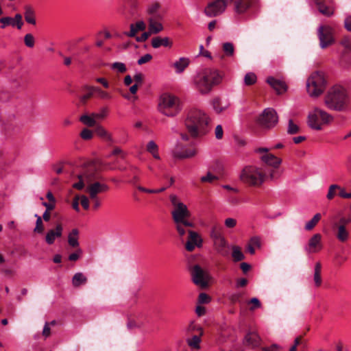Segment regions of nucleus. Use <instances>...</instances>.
I'll return each instance as SVG.
<instances>
[{
    "label": "nucleus",
    "mask_w": 351,
    "mask_h": 351,
    "mask_svg": "<svg viewBox=\"0 0 351 351\" xmlns=\"http://www.w3.org/2000/svg\"><path fill=\"white\" fill-rule=\"evenodd\" d=\"M169 199L173 206L171 213L175 228L178 236L182 239L188 234L190 230L189 228L194 227V223L189 221L191 213L187 206L177 195L171 194Z\"/></svg>",
    "instance_id": "f257e3e1"
},
{
    "label": "nucleus",
    "mask_w": 351,
    "mask_h": 351,
    "mask_svg": "<svg viewBox=\"0 0 351 351\" xmlns=\"http://www.w3.org/2000/svg\"><path fill=\"white\" fill-rule=\"evenodd\" d=\"M210 119L206 113L199 109H191L184 120V125L193 138L202 137L210 130Z\"/></svg>",
    "instance_id": "f03ea898"
},
{
    "label": "nucleus",
    "mask_w": 351,
    "mask_h": 351,
    "mask_svg": "<svg viewBox=\"0 0 351 351\" xmlns=\"http://www.w3.org/2000/svg\"><path fill=\"white\" fill-rule=\"evenodd\" d=\"M221 75L217 70L205 68L199 71L193 79L194 88L202 95L208 94L213 87L221 83Z\"/></svg>",
    "instance_id": "7ed1b4c3"
},
{
    "label": "nucleus",
    "mask_w": 351,
    "mask_h": 351,
    "mask_svg": "<svg viewBox=\"0 0 351 351\" xmlns=\"http://www.w3.org/2000/svg\"><path fill=\"white\" fill-rule=\"evenodd\" d=\"M324 103L330 110H343L349 103L348 90L340 85L333 86L328 90L324 98Z\"/></svg>",
    "instance_id": "20e7f679"
},
{
    "label": "nucleus",
    "mask_w": 351,
    "mask_h": 351,
    "mask_svg": "<svg viewBox=\"0 0 351 351\" xmlns=\"http://www.w3.org/2000/svg\"><path fill=\"white\" fill-rule=\"evenodd\" d=\"M158 110L165 116L173 117L182 110L180 99L173 95L164 93L158 99Z\"/></svg>",
    "instance_id": "39448f33"
},
{
    "label": "nucleus",
    "mask_w": 351,
    "mask_h": 351,
    "mask_svg": "<svg viewBox=\"0 0 351 351\" xmlns=\"http://www.w3.org/2000/svg\"><path fill=\"white\" fill-rule=\"evenodd\" d=\"M77 178L79 182L73 184V187L77 189L82 190L84 189L85 184H88L86 188V192L88 193L90 199H95L97 197V195L101 193H104L108 191L109 188L107 184L101 183L99 182H91V175L88 173H84L78 175Z\"/></svg>",
    "instance_id": "423d86ee"
},
{
    "label": "nucleus",
    "mask_w": 351,
    "mask_h": 351,
    "mask_svg": "<svg viewBox=\"0 0 351 351\" xmlns=\"http://www.w3.org/2000/svg\"><path fill=\"white\" fill-rule=\"evenodd\" d=\"M326 79L322 71H315L306 80V90L311 97H317L321 95L326 87Z\"/></svg>",
    "instance_id": "0eeeda50"
},
{
    "label": "nucleus",
    "mask_w": 351,
    "mask_h": 351,
    "mask_svg": "<svg viewBox=\"0 0 351 351\" xmlns=\"http://www.w3.org/2000/svg\"><path fill=\"white\" fill-rule=\"evenodd\" d=\"M210 237L213 243L216 252L222 256H228L230 254V246L223 234L222 228L219 224H214L210 232Z\"/></svg>",
    "instance_id": "6e6552de"
},
{
    "label": "nucleus",
    "mask_w": 351,
    "mask_h": 351,
    "mask_svg": "<svg viewBox=\"0 0 351 351\" xmlns=\"http://www.w3.org/2000/svg\"><path fill=\"white\" fill-rule=\"evenodd\" d=\"M241 180L251 186H259L265 181V174L255 166H247L243 168L240 175Z\"/></svg>",
    "instance_id": "1a4fd4ad"
},
{
    "label": "nucleus",
    "mask_w": 351,
    "mask_h": 351,
    "mask_svg": "<svg viewBox=\"0 0 351 351\" xmlns=\"http://www.w3.org/2000/svg\"><path fill=\"white\" fill-rule=\"evenodd\" d=\"M333 117L319 108L311 110L308 115V125L315 130H321L323 125H328L332 123Z\"/></svg>",
    "instance_id": "9d476101"
},
{
    "label": "nucleus",
    "mask_w": 351,
    "mask_h": 351,
    "mask_svg": "<svg viewBox=\"0 0 351 351\" xmlns=\"http://www.w3.org/2000/svg\"><path fill=\"white\" fill-rule=\"evenodd\" d=\"M258 124L263 128L271 129L278 123L276 111L271 108L265 109L257 119Z\"/></svg>",
    "instance_id": "9b49d317"
},
{
    "label": "nucleus",
    "mask_w": 351,
    "mask_h": 351,
    "mask_svg": "<svg viewBox=\"0 0 351 351\" xmlns=\"http://www.w3.org/2000/svg\"><path fill=\"white\" fill-rule=\"evenodd\" d=\"M191 275L192 280L195 285L201 288H205L208 286L210 276L199 265H195L191 267Z\"/></svg>",
    "instance_id": "f8f14e48"
},
{
    "label": "nucleus",
    "mask_w": 351,
    "mask_h": 351,
    "mask_svg": "<svg viewBox=\"0 0 351 351\" xmlns=\"http://www.w3.org/2000/svg\"><path fill=\"white\" fill-rule=\"evenodd\" d=\"M348 222L345 217H341L338 223L334 222L332 225L337 239L341 243H345L350 239V232L346 228Z\"/></svg>",
    "instance_id": "ddd939ff"
},
{
    "label": "nucleus",
    "mask_w": 351,
    "mask_h": 351,
    "mask_svg": "<svg viewBox=\"0 0 351 351\" xmlns=\"http://www.w3.org/2000/svg\"><path fill=\"white\" fill-rule=\"evenodd\" d=\"M228 0H215L209 3L204 9L208 17H215L223 13L228 5Z\"/></svg>",
    "instance_id": "4468645a"
},
{
    "label": "nucleus",
    "mask_w": 351,
    "mask_h": 351,
    "mask_svg": "<svg viewBox=\"0 0 351 351\" xmlns=\"http://www.w3.org/2000/svg\"><path fill=\"white\" fill-rule=\"evenodd\" d=\"M317 34L320 42V47L326 48L334 42L332 29L329 26L321 25L318 28Z\"/></svg>",
    "instance_id": "2eb2a0df"
},
{
    "label": "nucleus",
    "mask_w": 351,
    "mask_h": 351,
    "mask_svg": "<svg viewBox=\"0 0 351 351\" xmlns=\"http://www.w3.org/2000/svg\"><path fill=\"white\" fill-rule=\"evenodd\" d=\"M322 236L319 233L313 234L308 241L304 250L308 254H315L323 248L322 243Z\"/></svg>",
    "instance_id": "dca6fc26"
},
{
    "label": "nucleus",
    "mask_w": 351,
    "mask_h": 351,
    "mask_svg": "<svg viewBox=\"0 0 351 351\" xmlns=\"http://www.w3.org/2000/svg\"><path fill=\"white\" fill-rule=\"evenodd\" d=\"M269 149L260 147L256 149L257 152H265V155L261 156V160L269 166L274 168H278L282 163V160L272 154L268 153Z\"/></svg>",
    "instance_id": "f3484780"
},
{
    "label": "nucleus",
    "mask_w": 351,
    "mask_h": 351,
    "mask_svg": "<svg viewBox=\"0 0 351 351\" xmlns=\"http://www.w3.org/2000/svg\"><path fill=\"white\" fill-rule=\"evenodd\" d=\"M188 235V241L185 244V248L188 252H193L196 247L202 246V239L197 232L189 230Z\"/></svg>",
    "instance_id": "a211bd4d"
},
{
    "label": "nucleus",
    "mask_w": 351,
    "mask_h": 351,
    "mask_svg": "<svg viewBox=\"0 0 351 351\" xmlns=\"http://www.w3.org/2000/svg\"><path fill=\"white\" fill-rule=\"evenodd\" d=\"M163 15L147 17L148 30L152 34H157L164 29L162 25Z\"/></svg>",
    "instance_id": "6ab92c4d"
},
{
    "label": "nucleus",
    "mask_w": 351,
    "mask_h": 351,
    "mask_svg": "<svg viewBox=\"0 0 351 351\" xmlns=\"http://www.w3.org/2000/svg\"><path fill=\"white\" fill-rule=\"evenodd\" d=\"M316 5L319 12L324 16H331L334 14L335 7L333 1H330L328 4L326 3L325 0H313Z\"/></svg>",
    "instance_id": "aec40b11"
},
{
    "label": "nucleus",
    "mask_w": 351,
    "mask_h": 351,
    "mask_svg": "<svg viewBox=\"0 0 351 351\" xmlns=\"http://www.w3.org/2000/svg\"><path fill=\"white\" fill-rule=\"evenodd\" d=\"M197 151L194 148H187L177 145L173 151V156L177 159H185L195 156Z\"/></svg>",
    "instance_id": "412c9836"
},
{
    "label": "nucleus",
    "mask_w": 351,
    "mask_h": 351,
    "mask_svg": "<svg viewBox=\"0 0 351 351\" xmlns=\"http://www.w3.org/2000/svg\"><path fill=\"white\" fill-rule=\"evenodd\" d=\"M0 22L2 24L1 26V29H4L8 25H11L16 27L18 29H21L23 25L22 15L20 14H15L14 18L9 16L3 17L0 19Z\"/></svg>",
    "instance_id": "4be33fe9"
},
{
    "label": "nucleus",
    "mask_w": 351,
    "mask_h": 351,
    "mask_svg": "<svg viewBox=\"0 0 351 351\" xmlns=\"http://www.w3.org/2000/svg\"><path fill=\"white\" fill-rule=\"evenodd\" d=\"M267 82L275 90L277 94H282L287 90V86L286 83L279 79H276L274 77H269L267 79Z\"/></svg>",
    "instance_id": "5701e85b"
},
{
    "label": "nucleus",
    "mask_w": 351,
    "mask_h": 351,
    "mask_svg": "<svg viewBox=\"0 0 351 351\" xmlns=\"http://www.w3.org/2000/svg\"><path fill=\"white\" fill-rule=\"evenodd\" d=\"M63 231L62 226L57 224L55 229L49 230L45 237V241L47 244L51 245L54 243L56 238L62 236Z\"/></svg>",
    "instance_id": "b1692460"
},
{
    "label": "nucleus",
    "mask_w": 351,
    "mask_h": 351,
    "mask_svg": "<svg viewBox=\"0 0 351 351\" xmlns=\"http://www.w3.org/2000/svg\"><path fill=\"white\" fill-rule=\"evenodd\" d=\"M204 335L194 334L186 338L187 346L193 350H198L201 348L202 337Z\"/></svg>",
    "instance_id": "393cba45"
},
{
    "label": "nucleus",
    "mask_w": 351,
    "mask_h": 351,
    "mask_svg": "<svg viewBox=\"0 0 351 351\" xmlns=\"http://www.w3.org/2000/svg\"><path fill=\"white\" fill-rule=\"evenodd\" d=\"M234 5V10L238 14L245 12L252 5V0H230Z\"/></svg>",
    "instance_id": "a878e982"
},
{
    "label": "nucleus",
    "mask_w": 351,
    "mask_h": 351,
    "mask_svg": "<svg viewBox=\"0 0 351 351\" xmlns=\"http://www.w3.org/2000/svg\"><path fill=\"white\" fill-rule=\"evenodd\" d=\"M173 42L169 37H160L156 36L152 39V47L154 49L159 48L160 47H171Z\"/></svg>",
    "instance_id": "bb28decb"
},
{
    "label": "nucleus",
    "mask_w": 351,
    "mask_h": 351,
    "mask_svg": "<svg viewBox=\"0 0 351 351\" xmlns=\"http://www.w3.org/2000/svg\"><path fill=\"white\" fill-rule=\"evenodd\" d=\"M245 341L248 346L256 348L261 345V338L257 332H250L245 335Z\"/></svg>",
    "instance_id": "cd10ccee"
},
{
    "label": "nucleus",
    "mask_w": 351,
    "mask_h": 351,
    "mask_svg": "<svg viewBox=\"0 0 351 351\" xmlns=\"http://www.w3.org/2000/svg\"><path fill=\"white\" fill-rule=\"evenodd\" d=\"M130 30L125 32V34L128 37H134L139 31H144L146 28V24L143 21H138L136 23L130 24Z\"/></svg>",
    "instance_id": "c85d7f7f"
},
{
    "label": "nucleus",
    "mask_w": 351,
    "mask_h": 351,
    "mask_svg": "<svg viewBox=\"0 0 351 351\" xmlns=\"http://www.w3.org/2000/svg\"><path fill=\"white\" fill-rule=\"evenodd\" d=\"M161 5L158 1H152L147 5L146 14L147 17L156 16L157 15H162L159 12Z\"/></svg>",
    "instance_id": "c756f323"
},
{
    "label": "nucleus",
    "mask_w": 351,
    "mask_h": 351,
    "mask_svg": "<svg viewBox=\"0 0 351 351\" xmlns=\"http://www.w3.org/2000/svg\"><path fill=\"white\" fill-rule=\"evenodd\" d=\"M189 63L190 60L189 58L182 57L173 63V66L177 73H181L189 66Z\"/></svg>",
    "instance_id": "7c9ffc66"
},
{
    "label": "nucleus",
    "mask_w": 351,
    "mask_h": 351,
    "mask_svg": "<svg viewBox=\"0 0 351 351\" xmlns=\"http://www.w3.org/2000/svg\"><path fill=\"white\" fill-rule=\"evenodd\" d=\"M24 17L27 23L36 25L35 11L30 5H25L24 7Z\"/></svg>",
    "instance_id": "2f4dec72"
},
{
    "label": "nucleus",
    "mask_w": 351,
    "mask_h": 351,
    "mask_svg": "<svg viewBox=\"0 0 351 351\" xmlns=\"http://www.w3.org/2000/svg\"><path fill=\"white\" fill-rule=\"evenodd\" d=\"M185 332L187 336L194 335L193 333H200V335H204V330L199 325L196 324L195 322L192 321L189 324V325L185 328Z\"/></svg>",
    "instance_id": "473e14b6"
},
{
    "label": "nucleus",
    "mask_w": 351,
    "mask_h": 351,
    "mask_svg": "<svg viewBox=\"0 0 351 351\" xmlns=\"http://www.w3.org/2000/svg\"><path fill=\"white\" fill-rule=\"evenodd\" d=\"M322 265L319 262H317L315 265L314 274H313V282L315 287H319L322 283V279L321 276Z\"/></svg>",
    "instance_id": "72a5a7b5"
},
{
    "label": "nucleus",
    "mask_w": 351,
    "mask_h": 351,
    "mask_svg": "<svg viewBox=\"0 0 351 351\" xmlns=\"http://www.w3.org/2000/svg\"><path fill=\"white\" fill-rule=\"evenodd\" d=\"M95 132L99 137L102 138L106 141H113L111 134L109 133L102 125H97Z\"/></svg>",
    "instance_id": "f704fd0d"
},
{
    "label": "nucleus",
    "mask_w": 351,
    "mask_h": 351,
    "mask_svg": "<svg viewBox=\"0 0 351 351\" xmlns=\"http://www.w3.org/2000/svg\"><path fill=\"white\" fill-rule=\"evenodd\" d=\"M212 105L213 109L217 113H221L229 107L230 104L228 101L223 104L222 101L219 98H215L213 99Z\"/></svg>",
    "instance_id": "c9c22d12"
},
{
    "label": "nucleus",
    "mask_w": 351,
    "mask_h": 351,
    "mask_svg": "<svg viewBox=\"0 0 351 351\" xmlns=\"http://www.w3.org/2000/svg\"><path fill=\"white\" fill-rule=\"evenodd\" d=\"M87 282V278L82 272L76 273L72 278V285L74 287H78L82 285H85Z\"/></svg>",
    "instance_id": "e433bc0d"
},
{
    "label": "nucleus",
    "mask_w": 351,
    "mask_h": 351,
    "mask_svg": "<svg viewBox=\"0 0 351 351\" xmlns=\"http://www.w3.org/2000/svg\"><path fill=\"white\" fill-rule=\"evenodd\" d=\"M79 232L77 229H73L68 236V243L70 246L77 247L79 246Z\"/></svg>",
    "instance_id": "4c0bfd02"
},
{
    "label": "nucleus",
    "mask_w": 351,
    "mask_h": 351,
    "mask_svg": "<svg viewBox=\"0 0 351 351\" xmlns=\"http://www.w3.org/2000/svg\"><path fill=\"white\" fill-rule=\"evenodd\" d=\"M232 257L234 262H239L243 261L245 258V256L242 252L241 248L238 245H232Z\"/></svg>",
    "instance_id": "58836bf2"
},
{
    "label": "nucleus",
    "mask_w": 351,
    "mask_h": 351,
    "mask_svg": "<svg viewBox=\"0 0 351 351\" xmlns=\"http://www.w3.org/2000/svg\"><path fill=\"white\" fill-rule=\"evenodd\" d=\"M96 118L93 117V113L90 115L83 114L80 117V121L88 127L96 125Z\"/></svg>",
    "instance_id": "ea45409f"
},
{
    "label": "nucleus",
    "mask_w": 351,
    "mask_h": 351,
    "mask_svg": "<svg viewBox=\"0 0 351 351\" xmlns=\"http://www.w3.org/2000/svg\"><path fill=\"white\" fill-rule=\"evenodd\" d=\"M147 150L149 152L155 159L159 160L160 156L158 154V147L154 141H150L147 145Z\"/></svg>",
    "instance_id": "a19ab883"
},
{
    "label": "nucleus",
    "mask_w": 351,
    "mask_h": 351,
    "mask_svg": "<svg viewBox=\"0 0 351 351\" xmlns=\"http://www.w3.org/2000/svg\"><path fill=\"white\" fill-rule=\"evenodd\" d=\"M88 90H93L94 93H97L98 94V97L101 99H112V95L108 93V92H106L104 90H102L100 88L96 87V86H88L87 87Z\"/></svg>",
    "instance_id": "79ce46f5"
},
{
    "label": "nucleus",
    "mask_w": 351,
    "mask_h": 351,
    "mask_svg": "<svg viewBox=\"0 0 351 351\" xmlns=\"http://www.w3.org/2000/svg\"><path fill=\"white\" fill-rule=\"evenodd\" d=\"M321 217L320 213L315 214L313 217L306 223L305 230L308 231L313 230L321 219Z\"/></svg>",
    "instance_id": "37998d69"
},
{
    "label": "nucleus",
    "mask_w": 351,
    "mask_h": 351,
    "mask_svg": "<svg viewBox=\"0 0 351 351\" xmlns=\"http://www.w3.org/2000/svg\"><path fill=\"white\" fill-rule=\"evenodd\" d=\"M257 81V77L254 73L250 72L246 73L244 77V84L246 86H251L254 84Z\"/></svg>",
    "instance_id": "c03bdc74"
},
{
    "label": "nucleus",
    "mask_w": 351,
    "mask_h": 351,
    "mask_svg": "<svg viewBox=\"0 0 351 351\" xmlns=\"http://www.w3.org/2000/svg\"><path fill=\"white\" fill-rule=\"evenodd\" d=\"M223 51H224L226 56L231 57L234 55V47L232 43H225L223 45Z\"/></svg>",
    "instance_id": "a18cd8bd"
},
{
    "label": "nucleus",
    "mask_w": 351,
    "mask_h": 351,
    "mask_svg": "<svg viewBox=\"0 0 351 351\" xmlns=\"http://www.w3.org/2000/svg\"><path fill=\"white\" fill-rule=\"evenodd\" d=\"M24 43L27 47L33 48L35 45L34 36L30 33L25 34L24 36Z\"/></svg>",
    "instance_id": "49530a36"
},
{
    "label": "nucleus",
    "mask_w": 351,
    "mask_h": 351,
    "mask_svg": "<svg viewBox=\"0 0 351 351\" xmlns=\"http://www.w3.org/2000/svg\"><path fill=\"white\" fill-rule=\"evenodd\" d=\"M35 217H36V227L34 228V232L36 233H43L44 231V226L43 223L42 217L38 215H35Z\"/></svg>",
    "instance_id": "de8ad7c7"
},
{
    "label": "nucleus",
    "mask_w": 351,
    "mask_h": 351,
    "mask_svg": "<svg viewBox=\"0 0 351 351\" xmlns=\"http://www.w3.org/2000/svg\"><path fill=\"white\" fill-rule=\"evenodd\" d=\"M339 189H340L339 185L331 184L328 188V191L326 195L327 199L329 200L332 199L336 195V191L339 190Z\"/></svg>",
    "instance_id": "09e8293b"
},
{
    "label": "nucleus",
    "mask_w": 351,
    "mask_h": 351,
    "mask_svg": "<svg viewBox=\"0 0 351 351\" xmlns=\"http://www.w3.org/2000/svg\"><path fill=\"white\" fill-rule=\"evenodd\" d=\"M111 69L113 70H116L117 71L121 73H125L127 70L125 64L123 62H114L111 65Z\"/></svg>",
    "instance_id": "8fccbe9b"
},
{
    "label": "nucleus",
    "mask_w": 351,
    "mask_h": 351,
    "mask_svg": "<svg viewBox=\"0 0 351 351\" xmlns=\"http://www.w3.org/2000/svg\"><path fill=\"white\" fill-rule=\"evenodd\" d=\"M248 304H250V310L254 311L256 308L261 307V302L257 298H252L247 302Z\"/></svg>",
    "instance_id": "3c124183"
},
{
    "label": "nucleus",
    "mask_w": 351,
    "mask_h": 351,
    "mask_svg": "<svg viewBox=\"0 0 351 351\" xmlns=\"http://www.w3.org/2000/svg\"><path fill=\"white\" fill-rule=\"evenodd\" d=\"M108 108L107 107H103L99 110V112H93V117L96 119H103L108 116Z\"/></svg>",
    "instance_id": "603ef678"
},
{
    "label": "nucleus",
    "mask_w": 351,
    "mask_h": 351,
    "mask_svg": "<svg viewBox=\"0 0 351 351\" xmlns=\"http://www.w3.org/2000/svg\"><path fill=\"white\" fill-rule=\"evenodd\" d=\"M299 132V127L293 123L292 119L289 121L287 132L289 134H294Z\"/></svg>",
    "instance_id": "864d4df0"
},
{
    "label": "nucleus",
    "mask_w": 351,
    "mask_h": 351,
    "mask_svg": "<svg viewBox=\"0 0 351 351\" xmlns=\"http://www.w3.org/2000/svg\"><path fill=\"white\" fill-rule=\"evenodd\" d=\"M93 136V133L89 129L84 128L80 132V137L85 141L90 140Z\"/></svg>",
    "instance_id": "5fc2aeb1"
},
{
    "label": "nucleus",
    "mask_w": 351,
    "mask_h": 351,
    "mask_svg": "<svg viewBox=\"0 0 351 351\" xmlns=\"http://www.w3.org/2000/svg\"><path fill=\"white\" fill-rule=\"evenodd\" d=\"M82 250L80 248H77L75 252L69 256V260L71 261H76L82 256Z\"/></svg>",
    "instance_id": "6e6d98bb"
},
{
    "label": "nucleus",
    "mask_w": 351,
    "mask_h": 351,
    "mask_svg": "<svg viewBox=\"0 0 351 351\" xmlns=\"http://www.w3.org/2000/svg\"><path fill=\"white\" fill-rule=\"evenodd\" d=\"M210 301V296L205 293H201L198 296V302L199 304H208Z\"/></svg>",
    "instance_id": "4d7b16f0"
},
{
    "label": "nucleus",
    "mask_w": 351,
    "mask_h": 351,
    "mask_svg": "<svg viewBox=\"0 0 351 351\" xmlns=\"http://www.w3.org/2000/svg\"><path fill=\"white\" fill-rule=\"evenodd\" d=\"M152 59V56L149 53H146L144 56H141L137 61V63L139 65H142L147 62H149Z\"/></svg>",
    "instance_id": "13d9d810"
},
{
    "label": "nucleus",
    "mask_w": 351,
    "mask_h": 351,
    "mask_svg": "<svg viewBox=\"0 0 351 351\" xmlns=\"http://www.w3.org/2000/svg\"><path fill=\"white\" fill-rule=\"evenodd\" d=\"M242 298V294L240 293H234L229 296V300L233 304L240 302Z\"/></svg>",
    "instance_id": "bf43d9fd"
},
{
    "label": "nucleus",
    "mask_w": 351,
    "mask_h": 351,
    "mask_svg": "<svg viewBox=\"0 0 351 351\" xmlns=\"http://www.w3.org/2000/svg\"><path fill=\"white\" fill-rule=\"evenodd\" d=\"M217 178L210 173H208L206 176L201 178V181L203 182H212L217 180Z\"/></svg>",
    "instance_id": "052dcab7"
},
{
    "label": "nucleus",
    "mask_w": 351,
    "mask_h": 351,
    "mask_svg": "<svg viewBox=\"0 0 351 351\" xmlns=\"http://www.w3.org/2000/svg\"><path fill=\"white\" fill-rule=\"evenodd\" d=\"M93 93H94V91L93 90H88V93L81 96L80 97V103L83 105H84L86 101L90 98L92 97V96L93 95Z\"/></svg>",
    "instance_id": "680f3d73"
},
{
    "label": "nucleus",
    "mask_w": 351,
    "mask_h": 351,
    "mask_svg": "<svg viewBox=\"0 0 351 351\" xmlns=\"http://www.w3.org/2000/svg\"><path fill=\"white\" fill-rule=\"evenodd\" d=\"M225 226L228 228H232L237 225V220L234 218H227L224 221Z\"/></svg>",
    "instance_id": "e2e57ef3"
},
{
    "label": "nucleus",
    "mask_w": 351,
    "mask_h": 351,
    "mask_svg": "<svg viewBox=\"0 0 351 351\" xmlns=\"http://www.w3.org/2000/svg\"><path fill=\"white\" fill-rule=\"evenodd\" d=\"M80 204L82 206V207L85 210H88L89 208V201L86 196L82 195L80 197Z\"/></svg>",
    "instance_id": "0e129e2a"
},
{
    "label": "nucleus",
    "mask_w": 351,
    "mask_h": 351,
    "mask_svg": "<svg viewBox=\"0 0 351 351\" xmlns=\"http://www.w3.org/2000/svg\"><path fill=\"white\" fill-rule=\"evenodd\" d=\"M343 25L345 29L351 32V15H347L344 19Z\"/></svg>",
    "instance_id": "69168bd1"
},
{
    "label": "nucleus",
    "mask_w": 351,
    "mask_h": 351,
    "mask_svg": "<svg viewBox=\"0 0 351 351\" xmlns=\"http://www.w3.org/2000/svg\"><path fill=\"white\" fill-rule=\"evenodd\" d=\"M247 283L248 281L246 278H239L236 281L235 287L236 288L244 287L247 285Z\"/></svg>",
    "instance_id": "338daca9"
},
{
    "label": "nucleus",
    "mask_w": 351,
    "mask_h": 351,
    "mask_svg": "<svg viewBox=\"0 0 351 351\" xmlns=\"http://www.w3.org/2000/svg\"><path fill=\"white\" fill-rule=\"evenodd\" d=\"M280 349V346L278 344L274 343L269 347H263L262 348V351H278Z\"/></svg>",
    "instance_id": "774afa93"
}]
</instances>
